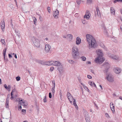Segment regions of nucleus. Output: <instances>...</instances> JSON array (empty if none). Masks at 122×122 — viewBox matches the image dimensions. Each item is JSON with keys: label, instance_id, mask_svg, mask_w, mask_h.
<instances>
[{"label": "nucleus", "instance_id": "obj_40", "mask_svg": "<svg viewBox=\"0 0 122 122\" xmlns=\"http://www.w3.org/2000/svg\"><path fill=\"white\" fill-rule=\"evenodd\" d=\"M1 42H2V43L3 44H4L5 43V41L4 40V39L1 40Z\"/></svg>", "mask_w": 122, "mask_h": 122}, {"label": "nucleus", "instance_id": "obj_4", "mask_svg": "<svg viewBox=\"0 0 122 122\" xmlns=\"http://www.w3.org/2000/svg\"><path fill=\"white\" fill-rule=\"evenodd\" d=\"M32 40L34 45L36 47H39L40 46V43L39 40L37 38L33 37L31 38Z\"/></svg>", "mask_w": 122, "mask_h": 122}, {"label": "nucleus", "instance_id": "obj_6", "mask_svg": "<svg viewBox=\"0 0 122 122\" xmlns=\"http://www.w3.org/2000/svg\"><path fill=\"white\" fill-rule=\"evenodd\" d=\"M108 56L114 60H117L119 59V57L117 56L114 55L110 53H108Z\"/></svg>", "mask_w": 122, "mask_h": 122}, {"label": "nucleus", "instance_id": "obj_24", "mask_svg": "<svg viewBox=\"0 0 122 122\" xmlns=\"http://www.w3.org/2000/svg\"><path fill=\"white\" fill-rule=\"evenodd\" d=\"M68 61L71 64H74L75 63V62L71 60H69Z\"/></svg>", "mask_w": 122, "mask_h": 122}, {"label": "nucleus", "instance_id": "obj_2", "mask_svg": "<svg viewBox=\"0 0 122 122\" xmlns=\"http://www.w3.org/2000/svg\"><path fill=\"white\" fill-rule=\"evenodd\" d=\"M71 54L74 59H79L80 56L78 49L76 46L73 47L71 51Z\"/></svg>", "mask_w": 122, "mask_h": 122}, {"label": "nucleus", "instance_id": "obj_26", "mask_svg": "<svg viewBox=\"0 0 122 122\" xmlns=\"http://www.w3.org/2000/svg\"><path fill=\"white\" fill-rule=\"evenodd\" d=\"M117 2H122V0H115L114 1V3H115Z\"/></svg>", "mask_w": 122, "mask_h": 122}, {"label": "nucleus", "instance_id": "obj_60", "mask_svg": "<svg viewBox=\"0 0 122 122\" xmlns=\"http://www.w3.org/2000/svg\"><path fill=\"white\" fill-rule=\"evenodd\" d=\"M105 70L104 71L105 72H107V70H108V69H106V68H105Z\"/></svg>", "mask_w": 122, "mask_h": 122}, {"label": "nucleus", "instance_id": "obj_45", "mask_svg": "<svg viewBox=\"0 0 122 122\" xmlns=\"http://www.w3.org/2000/svg\"><path fill=\"white\" fill-rule=\"evenodd\" d=\"M89 83V84L91 86H93V83H92V82H90Z\"/></svg>", "mask_w": 122, "mask_h": 122}, {"label": "nucleus", "instance_id": "obj_5", "mask_svg": "<svg viewBox=\"0 0 122 122\" xmlns=\"http://www.w3.org/2000/svg\"><path fill=\"white\" fill-rule=\"evenodd\" d=\"M47 64L48 65H53L57 66H60L61 65L60 63L58 61H51L48 62Z\"/></svg>", "mask_w": 122, "mask_h": 122}, {"label": "nucleus", "instance_id": "obj_12", "mask_svg": "<svg viewBox=\"0 0 122 122\" xmlns=\"http://www.w3.org/2000/svg\"><path fill=\"white\" fill-rule=\"evenodd\" d=\"M59 14V12L57 10L54 12L53 15L55 18H58V16Z\"/></svg>", "mask_w": 122, "mask_h": 122}, {"label": "nucleus", "instance_id": "obj_51", "mask_svg": "<svg viewBox=\"0 0 122 122\" xmlns=\"http://www.w3.org/2000/svg\"><path fill=\"white\" fill-rule=\"evenodd\" d=\"M10 97V94H8L7 95V98H9H9Z\"/></svg>", "mask_w": 122, "mask_h": 122}, {"label": "nucleus", "instance_id": "obj_21", "mask_svg": "<svg viewBox=\"0 0 122 122\" xmlns=\"http://www.w3.org/2000/svg\"><path fill=\"white\" fill-rule=\"evenodd\" d=\"M111 13L112 14L114 15L115 13V10L114 9V8L111 7Z\"/></svg>", "mask_w": 122, "mask_h": 122}, {"label": "nucleus", "instance_id": "obj_33", "mask_svg": "<svg viewBox=\"0 0 122 122\" xmlns=\"http://www.w3.org/2000/svg\"><path fill=\"white\" fill-rule=\"evenodd\" d=\"M15 78L17 81H19L20 80V77L19 76L16 77Z\"/></svg>", "mask_w": 122, "mask_h": 122}, {"label": "nucleus", "instance_id": "obj_16", "mask_svg": "<svg viewBox=\"0 0 122 122\" xmlns=\"http://www.w3.org/2000/svg\"><path fill=\"white\" fill-rule=\"evenodd\" d=\"M81 42V39L80 37H78L76 39V44L77 45H79Z\"/></svg>", "mask_w": 122, "mask_h": 122}, {"label": "nucleus", "instance_id": "obj_29", "mask_svg": "<svg viewBox=\"0 0 122 122\" xmlns=\"http://www.w3.org/2000/svg\"><path fill=\"white\" fill-rule=\"evenodd\" d=\"M92 2V0H87V2L89 4H91Z\"/></svg>", "mask_w": 122, "mask_h": 122}, {"label": "nucleus", "instance_id": "obj_39", "mask_svg": "<svg viewBox=\"0 0 122 122\" xmlns=\"http://www.w3.org/2000/svg\"><path fill=\"white\" fill-rule=\"evenodd\" d=\"M81 85H82L84 87V88L85 89H87L89 90V89H88V88H87V87L86 86H84V85L82 83H81Z\"/></svg>", "mask_w": 122, "mask_h": 122}, {"label": "nucleus", "instance_id": "obj_32", "mask_svg": "<svg viewBox=\"0 0 122 122\" xmlns=\"http://www.w3.org/2000/svg\"><path fill=\"white\" fill-rule=\"evenodd\" d=\"M55 86H53V87L52 88V89L51 90V91L53 93V94L55 93Z\"/></svg>", "mask_w": 122, "mask_h": 122}, {"label": "nucleus", "instance_id": "obj_46", "mask_svg": "<svg viewBox=\"0 0 122 122\" xmlns=\"http://www.w3.org/2000/svg\"><path fill=\"white\" fill-rule=\"evenodd\" d=\"M36 109L37 111L38 112H39V108L38 107V106L37 105H36Z\"/></svg>", "mask_w": 122, "mask_h": 122}, {"label": "nucleus", "instance_id": "obj_13", "mask_svg": "<svg viewBox=\"0 0 122 122\" xmlns=\"http://www.w3.org/2000/svg\"><path fill=\"white\" fill-rule=\"evenodd\" d=\"M114 71L116 73L118 74L120 73L121 71V69L119 67H116L114 69Z\"/></svg>", "mask_w": 122, "mask_h": 122}, {"label": "nucleus", "instance_id": "obj_35", "mask_svg": "<svg viewBox=\"0 0 122 122\" xmlns=\"http://www.w3.org/2000/svg\"><path fill=\"white\" fill-rule=\"evenodd\" d=\"M18 110H21V108H22V107H21V105H20V104L19 105H18Z\"/></svg>", "mask_w": 122, "mask_h": 122}, {"label": "nucleus", "instance_id": "obj_47", "mask_svg": "<svg viewBox=\"0 0 122 122\" xmlns=\"http://www.w3.org/2000/svg\"><path fill=\"white\" fill-rule=\"evenodd\" d=\"M43 102L44 103L46 102H47L46 99L45 98H44L43 100Z\"/></svg>", "mask_w": 122, "mask_h": 122}, {"label": "nucleus", "instance_id": "obj_38", "mask_svg": "<svg viewBox=\"0 0 122 122\" xmlns=\"http://www.w3.org/2000/svg\"><path fill=\"white\" fill-rule=\"evenodd\" d=\"M16 101L18 102L19 101V102L20 103L22 101V100H20V98H18L16 99Z\"/></svg>", "mask_w": 122, "mask_h": 122}, {"label": "nucleus", "instance_id": "obj_31", "mask_svg": "<svg viewBox=\"0 0 122 122\" xmlns=\"http://www.w3.org/2000/svg\"><path fill=\"white\" fill-rule=\"evenodd\" d=\"M6 107V108H8L9 107V101H6V103L5 104Z\"/></svg>", "mask_w": 122, "mask_h": 122}, {"label": "nucleus", "instance_id": "obj_8", "mask_svg": "<svg viewBox=\"0 0 122 122\" xmlns=\"http://www.w3.org/2000/svg\"><path fill=\"white\" fill-rule=\"evenodd\" d=\"M51 48V46L49 44H46L45 45V51L46 53H48L49 51Z\"/></svg>", "mask_w": 122, "mask_h": 122}, {"label": "nucleus", "instance_id": "obj_30", "mask_svg": "<svg viewBox=\"0 0 122 122\" xmlns=\"http://www.w3.org/2000/svg\"><path fill=\"white\" fill-rule=\"evenodd\" d=\"M86 122H90V117L87 118H85Z\"/></svg>", "mask_w": 122, "mask_h": 122}, {"label": "nucleus", "instance_id": "obj_58", "mask_svg": "<svg viewBox=\"0 0 122 122\" xmlns=\"http://www.w3.org/2000/svg\"><path fill=\"white\" fill-rule=\"evenodd\" d=\"M15 33H17L18 32V30H17L15 29Z\"/></svg>", "mask_w": 122, "mask_h": 122}, {"label": "nucleus", "instance_id": "obj_59", "mask_svg": "<svg viewBox=\"0 0 122 122\" xmlns=\"http://www.w3.org/2000/svg\"><path fill=\"white\" fill-rule=\"evenodd\" d=\"M15 57V58L17 59V57L16 55V54H15V55L14 56Z\"/></svg>", "mask_w": 122, "mask_h": 122}, {"label": "nucleus", "instance_id": "obj_11", "mask_svg": "<svg viewBox=\"0 0 122 122\" xmlns=\"http://www.w3.org/2000/svg\"><path fill=\"white\" fill-rule=\"evenodd\" d=\"M90 15V12L88 11L86 13L85 15L84 16V18H86L87 20H88L89 18Z\"/></svg>", "mask_w": 122, "mask_h": 122}, {"label": "nucleus", "instance_id": "obj_15", "mask_svg": "<svg viewBox=\"0 0 122 122\" xmlns=\"http://www.w3.org/2000/svg\"><path fill=\"white\" fill-rule=\"evenodd\" d=\"M102 58V57L98 56L95 59V62L96 63H100L101 62V60L100 59Z\"/></svg>", "mask_w": 122, "mask_h": 122}, {"label": "nucleus", "instance_id": "obj_63", "mask_svg": "<svg viewBox=\"0 0 122 122\" xmlns=\"http://www.w3.org/2000/svg\"><path fill=\"white\" fill-rule=\"evenodd\" d=\"M39 18H40V19L41 21L42 20V19L41 17H40Z\"/></svg>", "mask_w": 122, "mask_h": 122}, {"label": "nucleus", "instance_id": "obj_56", "mask_svg": "<svg viewBox=\"0 0 122 122\" xmlns=\"http://www.w3.org/2000/svg\"><path fill=\"white\" fill-rule=\"evenodd\" d=\"M15 91V89H13L12 90V92H13Z\"/></svg>", "mask_w": 122, "mask_h": 122}, {"label": "nucleus", "instance_id": "obj_43", "mask_svg": "<svg viewBox=\"0 0 122 122\" xmlns=\"http://www.w3.org/2000/svg\"><path fill=\"white\" fill-rule=\"evenodd\" d=\"M48 10L49 13H50V8L49 7H48Z\"/></svg>", "mask_w": 122, "mask_h": 122}, {"label": "nucleus", "instance_id": "obj_62", "mask_svg": "<svg viewBox=\"0 0 122 122\" xmlns=\"http://www.w3.org/2000/svg\"><path fill=\"white\" fill-rule=\"evenodd\" d=\"M94 105H95V106H96L97 107H98V106H97V105L95 103H94Z\"/></svg>", "mask_w": 122, "mask_h": 122}, {"label": "nucleus", "instance_id": "obj_28", "mask_svg": "<svg viewBox=\"0 0 122 122\" xmlns=\"http://www.w3.org/2000/svg\"><path fill=\"white\" fill-rule=\"evenodd\" d=\"M67 36L70 39H71L72 38V36L70 34H68L67 35Z\"/></svg>", "mask_w": 122, "mask_h": 122}, {"label": "nucleus", "instance_id": "obj_3", "mask_svg": "<svg viewBox=\"0 0 122 122\" xmlns=\"http://www.w3.org/2000/svg\"><path fill=\"white\" fill-rule=\"evenodd\" d=\"M67 96L70 103H72V101H73V104L75 106L76 108V109H78V107L76 102L75 100L73 98L71 94L68 92L67 94Z\"/></svg>", "mask_w": 122, "mask_h": 122}, {"label": "nucleus", "instance_id": "obj_64", "mask_svg": "<svg viewBox=\"0 0 122 122\" xmlns=\"http://www.w3.org/2000/svg\"><path fill=\"white\" fill-rule=\"evenodd\" d=\"M120 28L121 30H122V25H121L120 26Z\"/></svg>", "mask_w": 122, "mask_h": 122}, {"label": "nucleus", "instance_id": "obj_48", "mask_svg": "<svg viewBox=\"0 0 122 122\" xmlns=\"http://www.w3.org/2000/svg\"><path fill=\"white\" fill-rule=\"evenodd\" d=\"M105 116L106 117H109V115L107 113H106L105 114Z\"/></svg>", "mask_w": 122, "mask_h": 122}, {"label": "nucleus", "instance_id": "obj_14", "mask_svg": "<svg viewBox=\"0 0 122 122\" xmlns=\"http://www.w3.org/2000/svg\"><path fill=\"white\" fill-rule=\"evenodd\" d=\"M110 107L113 113H114L115 112L114 106L112 102H111L110 103Z\"/></svg>", "mask_w": 122, "mask_h": 122}, {"label": "nucleus", "instance_id": "obj_57", "mask_svg": "<svg viewBox=\"0 0 122 122\" xmlns=\"http://www.w3.org/2000/svg\"><path fill=\"white\" fill-rule=\"evenodd\" d=\"M82 22L83 24H85V20H84L82 21Z\"/></svg>", "mask_w": 122, "mask_h": 122}, {"label": "nucleus", "instance_id": "obj_25", "mask_svg": "<svg viewBox=\"0 0 122 122\" xmlns=\"http://www.w3.org/2000/svg\"><path fill=\"white\" fill-rule=\"evenodd\" d=\"M33 19H34L33 22H34V23L35 24H36V18L35 17H32Z\"/></svg>", "mask_w": 122, "mask_h": 122}, {"label": "nucleus", "instance_id": "obj_55", "mask_svg": "<svg viewBox=\"0 0 122 122\" xmlns=\"http://www.w3.org/2000/svg\"><path fill=\"white\" fill-rule=\"evenodd\" d=\"M93 86L95 87H96V86L95 83H93Z\"/></svg>", "mask_w": 122, "mask_h": 122}, {"label": "nucleus", "instance_id": "obj_53", "mask_svg": "<svg viewBox=\"0 0 122 122\" xmlns=\"http://www.w3.org/2000/svg\"><path fill=\"white\" fill-rule=\"evenodd\" d=\"M101 46L102 47V48H104V46L103 44H101Z\"/></svg>", "mask_w": 122, "mask_h": 122}, {"label": "nucleus", "instance_id": "obj_17", "mask_svg": "<svg viewBox=\"0 0 122 122\" xmlns=\"http://www.w3.org/2000/svg\"><path fill=\"white\" fill-rule=\"evenodd\" d=\"M1 27L2 30L3 31L4 30L5 27V22L4 21H3V22H1Z\"/></svg>", "mask_w": 122, "mask_h": 122}, {"label": "nucleus", "instance_id": "obj_52", "mask_svg": "<svg viewBox=\"0 0 122 122\" xmlns=\"http://www.w3.org/2000/svg\"><path fill=\"white\" fill-rule=\"evenodd\" d=\"M8 56H9V58H10L12 57V56L11 55V54H9Z\"/></svg>", "mask_w": 122, "mask_h": 122}, {"label": "nucleus", "instance_id": "obj_54", "mask_svg": "<svg viewBox=\"0 0 122 122\" xmlns=\"http://www.w3.org/2000/svg\"><path fill=\"white\" fill-rule=\"evenodd\" d=\"M14 99V97L13 96H11L10 97V99L11 100H13Z\"/></svg>", "mask_w": 122, "mask_h": 122}, {"label": "nucleus", "instance_id": "obj_23", "mask_svg": "<svg viewBox=\"0 0 122 122\" xmlns=\"http://www.w3.org/2000/svg\"><path fill=\"white\" fill-rule=\"evenodd\" d=\"M20 104L21 105L24 106H26L27 105V104L26 103V104H25V102H24L22 101V102H20Z\"/></svg>", "mask_w": 122, "mask_h": 122}, {"label": "nucleus", "instance_id": "obj_41", "mask_svg": "<svg viewBox=\"0 0 122 122\" xmlns=\"http://www.w3.org/2000/svg\"><path fill=\"white\" fill-rule=\"evenodd\" d=\"M49 98H51L52 95H51V92H49Z\"/></svg>", "mask_w": 122, "mask_h": 122}, {"label": "nucleus", "instance_id": "obj_49", "mask_svg": "<svg viewBox=\"0 0 122 122\" xmlns=\"http://www.w3.org/2000/svg\"><path fill=\"white\" fill-rule=\"evenodd\" d=\"M4 86L5 88L7 89V86L6 84H5L4 85Z\"/></svg>", "mask_w": 122, "mask_h": 122}, {"label": "nucleus", "instance_id": "obj_27", "mask_svg": "<svg viewBox=\"0 0 122 122\" xmlns=\"http://www.w3.org/2000/svg\"><path fill=\"white\" fill-rule=\"evenodd\" d=\"M81 59H82V60L83 61H85L86 60V58L84 56H82L81 57Z\"/></svg>", "mask_w": 122, "mask_h": 122}, {"label": "nucleus", "instance_id": "obj_10", "mask_svg": "<svg viewBox=\"0 0 122 122\" xmlns=\"http://www.w3.org/2000/svg\"><path fill=\"white\" fill-rule=\"evenodd\" d=\"M57 70L59 71V72L61 73L64 71V68L63 66L62 65H60L59 66Z\"/></svg>", "mask_w": 122, "mask_h": 122}, {"label": "nucleus", "instance_id": "obj_34", "mask_svg": "<svg viewBox=\"0 0 122 122\" xmlns=\"http://www.w3.org/2000/svg\"><path fill=\"white\" fill-rule=\"evenodd\" d=\"M76 2L77 4L79 5H80L81 3V0H77L76 1Z\"/></svg>", "mask_w": 122, "mask_h": 122}, {"label": "nucleus", "instance_id": "obj_18", "mask_svg": "<svg viewBox=\"0 0 122 122\" xmlns=\"http://www.w3.org/2000/svg\"><path fill=\"white\" fill-rule=\"evenodd\" d=\"M103 66L106 68L108 69L109 67V65L108 62H106L104 63L103 65Z\"/></svg>", "mask_w": 122, "mask_h": 122}, {"label": "nucleus", "instance_id": "obj_44", "mask_svg": "<svg viewBox=\"0 0 122 122\" xmlns=\"http://www.w3.org/2000/svg\"><path fill=\"white\" fill-rule=\"evenodd\" d=\"M87 77L89 79H91L92 78V77L91 76L89 75H87Z\"/></svg>", "mask_w": 122, "mask_h": 122}, {"label": "nucleus", "instance_id": "obj_20", "mask_svg": "<svg viewBox=\"0 0 122 122\" xmlns=\"http://www.w3.org/2000/svg\"><path fill=\"white\" fill-rule=\"evenodd\" d=\"M84 114L85 117V118L89 117L88 113L86 112L85 111L84 113Z\"/></svg>", "mask_w": 122, "mask_h": 122}, {"label": "nucleus", "instance_id": "obj_36", "mask_svg": "<svg viewBox=\"0 0 122 122\" xmlns=\"http://www.w3.org/2000/svg\"><path fill=\"white\" fill-rule=\"evenodd\" d=\"M52 85L53 86H55V81L54 80H53L52 81Z\"/></svg>", "mask_w": 122, "mask_h": 122}, {"label": "nucleus", "instance_id": "obj_42", "mask_svg": "<svg viewBox=\"0 0 122 122\" xmlns=\"http://www.w3.org/2000/svg\"><path fill=\"white\" fill-rule=\"evenodd\" d=\"M54 69V67L52 66V67H51L50 68V71H53V70Z\"/></svg>", "mask_w": 122, "mask_h": 122}, {"label": "nucleus", "instance_id": "obj_50", "mask_svg": "<svg viewBox=\"0 0 122 122\" xmlns=\"http://www.w3.org/2000/svg\"><path fill=\"white\" fill-rule=\"evenodd\" d=\"M21 112L24 113H25L26 112V110H25L22 109L21 110Z\"/></svg>", "mask_w": 122, "mask_h": 122}, {"label": "nucleus", "instance_id": "obj_22", "mask_svg": "<svg viewBox=\"0 0 122 122\" xmlns=\"http://www.w3.org/2000/svg\"><path fill=\"white\" fill-rule=\"evenodd\" d=\"M7 50V48H5L4 50L3 51V54L4 55V58L5 59V55L6 54V51Z\"/></svg>", "mask_w": 122, "mask_h": 122}, {"label": "nucleus", "instance_id": "obj_9", "mask_svg": "<svg viewBox=\"0 0 122 122\" xmlns=\"http://www.w3.org/2000/svg\"><path fill=\"white\" fill-rule=\"evenodd\" d=\"M96 52L97 54L98 55V56L102 57L103 55V53L102 51L100 50H98L96 51Z\"/></svg>", "mask_w": 122, "mask_h": 122}, {"label": "nucleus", "instance_id": "obj_61", "mask_svg": "<svg viewBox=\"0 0 122 122\" xmlns=\"http://www.w3.org/2000/svg\"><path fill=\"white\" fill-rule=\"evenodd\" d=\"M87 64H91V62H90V61H88L87 62Z\"/></svg>", "mask_w": 122, "mask_h": 122}, {"label": "nucleus", "instance_id": "obj_19", "mask_svg": "<svg viewBox=\"0 0 122 122\" xmlns=\"http://www.w3.org/2000/svg\"><path fill=\"white\" fill-rule=\"evenodd\" d=\"M96 9L97 12V15L99 16H100L101 15V14L99 10V8L98 7H96Z\"/></svg>", "mask_w": 122, "mask_h": 122}, {"label": "nucleus", "instance_id": "obj_7", "mask_svg": "<svg viewBox=\"0 0 122 122\" xmlns=\"http://www.w3.org/2000/svg\"><path fill=\"white\" fill-rule=\"evenodd\" d=\"M106 78L109 82H112L114 81L113 77L111 75H108L106 77Z\"/></svg>", "mask_w": 122, "mask_h": 122}, {"label": "nucleus", "instance_id": "obj_1", "mask_svg": "<svg viewBox=\"0 0 122 122\" xmlns=\"http://www.w3.org/2000/svg\"><path fill=\"white\" fill-rule=\"evenodd\" d=\"M86 38L89 44L88 47L89 49L95 48L96 46V41L92 35L87 34L86 35Z\"/></svg>", "mask_w": 122, "mask_h": 122}, {"label": "nucleus", "instance_id": "obj_37", "mask_svg": "<svg viewBox=\"0 0 122 122\" xmlns=\"http://www.w3.org/2000/svg\"><path fill=\"white\" fill-rule=\"evenodd\" d=\"M11 86L10 85H8L7 87V89H8V91H10V90Z\"/></svg>", "mask_w": 122, "mask_h": 122}]
</instances>
